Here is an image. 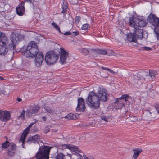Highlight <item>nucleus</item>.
<instances>
[{
  "label": "nucleus",
  "instance_id": "obj_25",
  "mask_svg": "<svg viewBox=\"0 0 159 159\" xmlns=\"http://www.w3.org/2000/svg\"><path fill=\"white\" fill-rule=\"evenodd\" d=\"M62 13L65 14V15L66 14L67 9L68 8L67 3L66 2H63V3L62 4Z\"/></svg>",
  "mask_w": 159,
  "mask_h": 159
},
{
  "label": "nucleus",
  "instance_id": "obj_49",
  "mask_svg": "<svg viewBox=\"0 0 159 159\" xmlns=\"http://www.w3.org/2000/svg\"><path fill=\"white\" fill-rule=\"evenodd\" d=\"M101 68L103 70H109V68H107V67H104L103 66H102L101 67Z\"/></svg>",
  "mask_w": 159,
  "mask_h": 159
},
{
  "label": "nucleus",
  "instance_id": "obj_1",
  "mask_svg": "<svg viewBox=\"0 0 159 159\" xmlns=\"http://www.w3.org/2000/svg\"><path fill=\"white\" fill-rule=\"evenodd\" d=\"M107 97V93L103 90H100L98 92V94L93 91H90L89 93L86 102L90 107L96 109L100 107V101L105 102Z\"/></svg>",
  "mask_w": 159,
  "mask_h": 159
},
{
  "label": "nucleus",
  "instance_id": "obj_36",
  "mask_svg": "<svg viewBox=\"0 0 159 159\" xmlns=\"http://www.w3.org/2000/svg\"><path fill=\"white\" fill-rule=\"evenodd\" d=\"M26 137L23 135H22L19 140V141H21L22 143L23 148H24L23 145L25 143V140Z\"/></svg>",
  "mask_w": 159,
  "mask_h": 159
},
{
  "label": "nucleus",
  "instance_id": "obj_52",
  "mask_svg": "<svg viewBox=\"0 0 159 159\" xmlns=\"http://www.w3.org/2000/svg\"><path fill=\"white\" fill-rule=\"evenodd\" d=\"M108 71L111 73H113L114 72V71H113V70H111V69H109Z\"/></svg>",
  "mask_w": 159,
  "mask_h": 159
},
{
  "label": "nucleus",
  "instance_id": "obj_33",
  "mask_svg": "<svg viewBox=\"0 0 159 159\" xmlns=\"http://www.w3.org/2000/svg\"><path fill=\"white\" fill-rule=\"evenodd\" d=\"M154 31L157 36V39L159 40V27L158 26L154 27Z\"/></svg>",
  "mask_w": 159,
  "mask_h": 159
},
{
  "label": "nucleus",
  "instance_id": "obj_54",
  "mask_svg": "<svg viewBox=\"0 0 159 159\" xmlns=\"http://www.w3.org/2000/svg\"><path fill=\"white\" fill-rule=\"evenodd\" d=\"M77 159H82V158L80 157V158H78Z\"/></svg>",
  "mask_w": 159,
  "mask_h": 159
},
{
  "label": "nucleus",
  "instance_id": "obj_22",
  "mask_svg": "<svg viewBox=\"0 0 159 159\" xmlns=\"http://www.w3.org/2000/svg\"><path fill=\"white\" fill-rule=\"evenodd\" d=\"M153 80L154 79L152 77H151L149 75H146L145 78L141 77L140 79V80H142L143 82H151L153 81Z\"/></svg>",
  "mask_w": 159,
  "mask_h": 159
},
{
  "label": "nucleus",
  "instance_id": "obj_27",
  "mask_svg": "<svg viewBox=\"0 0 159 159\" xmlns=\"http://www.w3.org/2000/svg\"><path fill=\"white\" fill-rule=\"evenodd\" d=\"M44 109L46 110L49 113L52 114L53 112V109L50 107L47 106L46 104H45L44 105Z\"/></svg>",
  "mask_w": 159,
  "mask_h": 159
},
{
  "label": "nucleus",
  "instance_id": "obj_4",
  "mask_svg": "<svg viewBox=\"0 0 159 159\" xmlns=\"http://www.w3.org/2000/svg\"><path fill=\"white\" fill-rule=\"evenodd\" d=\"M8 39L4 34L0 32V54L5 55L8 51Z\"/></svg>",
  "mask_w": 159,
  "mask_h": 159
},
{
  "label": "nucleus",
  "instance_id": "obj_17",
  "mask_svg": "<svg viewBox=\"0 0 159 159\" xmlns=\"http://www.w3.org/2000/svg\"><path fill=\"white\" fill-rule=\"evenodd\" d=\"M39 109V107L38 106L36 105L30 106L29 109L27 111V115L30 117L32 114L37 113Z\"/></svg>",
  "mask_w": 159,
  "mask_h": 159
},
{
  "label": "nucleus",
  "instance_id": "obj_11",
  "mask_svg": "<svg viewBox=\"0 0 159 159\" xmlns=\"http://www.w3.org/2000/svg\"><path fill=\"white\" fill-rule=\"evenodd\" d=\"M153 108L152 107H150L147 110L144 111L143 114V117L144 120H149L151 118H155L156 117V115L154 114L153 112L152 111Z\"/></svg>",
  "mask_w": 159,
  "mask_h": 159
},
{
  "label": "nucleus",
  "instance_id": "obj_16",
  "mask_svg": "<svg viewBox=\"0 0 159 159\" xmlns=\"http://www.w3.org/2000/svg\"><path fill=\"white\" fill-rule=\"evenodd\" d=\"M78 105L76 109L77 111L83 112L85 108V105L84 100L82 98H80L78 99Z\"/></svg>",
  "mask_w": 159,
  "mask_h": 159
},
{
  "label": "nucleus",
  "instance_id": "obj_24",
  "mask_svg": "<svg viewBox=\"0 0 159 159\" xmlns=\"http://www.w3.org/2000/svg\"><path fill=\"white\" fill-rule=\"evenodd\" d=\"M155 108L156 111L154 112V114H155L156 116L157 114H159V104L157 103L156 102L154 103L152 106Z\"/></svg>",
  "mask_w": 159,
  "mask_h": 159
},
{
  "label": "nucleus",
  "instance_id": "obj_14",
  "mask_svg": "<svg viewBox=\"0 0 159 159\" xmlns=\"http://www.w3.org/2000/svg\"><path fill=\"white\" fill-rule=\"evenodd\" d=\"M10 114L9 111L0 110V120L3 122H7L10 119Z\"/></svg>",
  "mask_w": 159,
  "mask_h": 159
},
{
  "label": "nucleus",
  "instance_id": "obj_44",
  "mask_svg": "<svg viewBox=\"0 0 159 159\" xmlns=\"http://www.w3.org/2000/svg\"><path fill=\"white\" fill-rule=\"evenodd\" d=\"M50 129L49 128H48V127H45L44 129V132L47 134L48 132L50 131Z\"/></svg>",
  "mask_w": 159,
  "mask_h": 159
},
{
  "label": "nucleus",
  "instance_id": "obj_26",
  "mask_svg": "<svg viewBox=\"0 0 159 159\" xmlns=\"http://www.w3.org/2000/svg\"><path fill=\"white\" fill-rule=\"evenodd\" d=\"M25 111L23 109L22 111H20V113L18 114V119L20 120H23L25 119Z\"/></svg>",
  "mask_w": 159,
  "mask_h": 159
},
{
  "label": "nucleus",
  "instance_id": "obj_15",
  "mask_svg": "<svg viewBox=\"0 0 159 159\" xmlns=\"http://www.w3.org/2000/svg\"><path fill=\"white\" fill-rule=\"evenodd\" d=\"M35 56L34 60L35 64L37 67H40L44 60L43 54L41 52H39Z\"/></svg>",
  "mask_w": 159,
  "mask_h": 159
},
{
  "label": "nucleus",
  "instance_id": "obj_9",
  "mask_svg": "<svg viewBox=\"0 0 159 159\" xmlns=\"http://www.w3.org/2000/svg\"><path fill=\"white\" fill-rule=\"evenodd\" d=\"M21 39V35L17 33H13L11 36V43L8 45L10 49L14 50L15 48V45L17 41Z\"/></svg>",
  "mask_w": 159,
  "mask_h": 159
},
{
  "label": "nucleus",
  "instance_id": "obj_48",
  "mask_svg": "<svg viewBox=\"0 0 159 159\" xmlns=\"http://www.w3.org/2000/svg\"><path fill=\"white\" fill-rule=\"evenodd\" d=\"M34 124V123H32L30 124V125H29L27 127V128H28L30 130V128L32 126V125Z\"/></svg>",
  "mask_w": 159,
  "mask_h": 159
},
{
  "label": "nucleus",
  "instance_id": "obj_8",
  "mask_svg": "<svg viewBox=\"0 0 159 159\" xmlns=\"http://www.w3.org/2000/svg\"><path fill=\"white\" fill-rule=\"evenodd\" d=\"M35 0H25L24 1L21 2L16 8L17 14L20 16H22L25 13V2H27L30 4H31L33 5H34V3Z\"/></svg>",
  "mask_w": 159,
  "mask_h": 159
},
{
  "label": "nucleus",
  "instance_id": "obj_34",
  "mask_svg": "<svg viewBox=\"0 0 159 159\" xmlns=\"http://www.w3.org/2000/svg\"><path fill=\"white\" fill-rule=\"evenodd\" d=\"M52 25L60 33H61L59 27L58 26L57 23L55 22H53L52 23Z\"/></svg>",
  "mask_w": 159,
  "mask_h": 159
},
{
  "label": "nucleus",
  "instance_id": "obj_3",
  "mask_svg": "<svg viewBox=\"0 0 159 159\" xmlns=\"http://www.w3.org/2000/svg\"><path fill=\"white\" fill-rule=\"evenodd\" d=\"M129 23L130 26L136 30L142 29L143 31V29L141 28L145 27L147 24V22L144 19H141L132 16L129 18Z\"/></svg>",
  "mask_w": 159,
  "mask_h": 159
},
{
  "label": "nucleus",
  "instance_id": "obj_31",
  "mask_svg": "<svg viewBox=\"0 0 159 159\" xmlns=\"http://www.w3.org/2000/svg\"><path fill=\"white\" fill-rule=\"evenodd\" d=\"M9 147L7 150L15 151L16 147V144L14 143H12L9 146Z\"/></svg>",
  "mask_w": 159,
  "mask_h": 159
},
{
  "label": "nucleus",
  "instance_id": "obj_41",
  "mask_svg": "<svg viewBox=\"0 0 159 159\" xmlns=\"http://www.w3.org/2000/svg\"><path fill=\"white\" fill-rule=\"evenodd\" d=\"M141 49L142 50L146 51H149L151 50L152 49L151 48L146 46L142 47Z\"/></svg>",
  "mask_w": 159,
  "mask_h": 159
},
{
  "label": "nucleus",
  "instance_id": "obj_19",
  "mask_svg": "<svg viewBox=\"0 0 159 159\" xmlns=\"http://www.w3.org/2000/svg\"><path fill=\"white\" fill-rule=\"evenodd\" d=\"M79 116V114L77 113H70L66 116L64 118L68 120H75L78 118Z\"/></svg>",
  "mask_w": 159,
  "mask_h": 159
},
{
  "label": "nucleus",
  "instance_id": "obj_2",
  "mask_svg": "<svg viewBox=\"0 0 159 159\" xmlns=\"http://www.w3.org/2000/svg\"><path fill=\"white\" fill-rule=\"evenodd\" d=\"M39 52L37 43L31 41L29 43L26 49L23 52V53L27 57H34Z\"/></svg>",
  "mask_w": 159,
  "mask_h": 159
},
{
  "label": "nucleus",
  "instance_id": "obj_30",
  "mask_svg": "<svg viewBox=\"0 0 159 159\" xmlns=\"http://www.w3.org/2000/svg\"><path fill=\"white\" fill-rule=\"evenodd\" d=\"M70 144H62L60 146V148H58V150L61 149L63 150L64 149H69Z\"/></svg>",
  "mask_w": 159,
  "mask_h": 159
},
{
  "label": "nucleus",
  "instance_id": "obj_38",
  "mask_svg": "<svg viewBox=\"0 0 159 159\" xmlns=\"http://www.w3.org/2000/svg\"><path fill=\"white\" fill-rule=\"evenodd\" d=\"M15 151L7 150V154L9 156L12 157L15 155Z\"/></svg>",
  "mask_w": 159,
  "mask_h": 159
},
{
  "label": "nucleus",
  "instance_id": "obj_45",
  "mask_svg": "<svg viewBox=\"0 0 159 159\" xmlns=\"http://www.w3.org/2000/svg\"><path fill=\"white\" fill-rule=\"evenodd\" d=\"M101 119L105 121H107V118L106 116H102L101 117Z\"/></svg>",
  "mask_w": 159,
  "mask_h": 159
},
{
  "label": "nucleus",
  "instance_id": "obj_32",
  "mask_svg": "<svg viewBox=\"0 0 159 159\" xmlns=\"http://www.w3.org/2000/svg\"><path fill=\"white\" fill-rule=\"evenodd\" d=\"M10 144V143L9 142L8 140H7L2 143V146L3 148L6 149L9 146Z\"/></svg>",
  "mask_w": 159,
  "mask_h": 159
},
{
  "label": "nucleus",
  "instance_id": "obj_21",
  "mask_svg": "<svg viewBox=\"0 0 159 159\" xmlns=\"http://www.w3.org/2000/svg\"><path fill=\"white\" fill-rule=\"evenodd\" d=\"M69 150H70L72 152H75L77 154H78V155L81 157L82 158V156L79 154L81 152V151L79 150V148L78 147L72 146L70 145Z\"/></svg>",
  "mask_w": 159,
  "mask_h": 159
},
{
  "label": "nucleus",
  "instance_id": "obj_5",
  "mask_svg": "<svg viewBox=\"0 0 159 159\" xmlns=\"http://www.w3.org/2000/svg\"><path fill=\"white\" fill-rule=\"evenodd\" d=\"M52 147L46 146H40L37 152L35 157L36 159H49V154Z\"/></svg>",
  "mask_w": 159,
  "mask_h": 159
},
{
  "label": "nucleus",
  "instance_id": "obj_42",
  "mask_svg": "<svg viewBox=\"0 0 159 159\" xmlns=\"http://www.w3.org/2000/svg\"><path fill=\"white\" fill-rule=\"evenodd\" d=\"M130 120L133 122H136L138 121V119L135 116H132L130 117Z\"/></svg>",
  "mask_w": 159,
  "mask_h": 159
},
{
  "label": "nucleus",
  "instance_id": "obj_37",
  "mask_svg": "<svg viewBox=\"0 0 159 159\" xmlns=\"http://www.w3.org/2000/svg\"><path fill=\"white\" fill-rule=\"evenodd\" d=\"M64 155L62 153H58L55 157L56 159H63Z\"/></svg>",
  "mask_w": 159,
  "mask_h": 159
},
{
  "label": "nucleus",
  "instance_id": "obj_6",
  "mask_svg": "<svg viewBox=\"0 0 159 159\" xmlns=\"http://www.w3.org/2000/svg\"><path fill=\"white\" fill-rule=\"evenodd\" d=\"M143 30L142 29L136 30L134 29L133 33H130L127 36V39L129 42H137V39H141L143 37Z\"/></svg>",
  "mask_w": 159,
  "mask_h": 159
},
{
  "label": "nucleus",
  "instance_id": "obj_43",
  "mask_svg": "<svg viewBox=\"0 0 159 159\" xmlns=\"http://www.w3.org/2000/svg\"><path fill=\"white\" fill-rule=\"evenodd\" d=\"M83 157H84V159H94L93 157H88L85 155L84 154L83 155Z\"/></svg>",
  "mask_w": 159,
  "mask_h": 159
},
{
  "label": "nucleus",
  "instance_id": "obj_12",
  "mask_svg": "<svg viewBox=\"0 0 159 159\" xmlns=\"http://www.w3.org/2000/svg\"><path fill=\"white\" fill-rule=\"evenodd\" d=\"M60 61L62 64H64L66 62V60L69 57V52L62 47L60 48Z\"/></svg>",
  "mask_w": 159,
  "mask_h": 159
},
{
  "label": "nucleus",
  "instance_id": "obj_50",
  "mask_svg": "<svg viewBox=\"0 0 159 159\" xmlns=\"http://www.w3.org/2000/svg\"><path fill=\"white\" fill-rule=\"evenodd\" d=\"M42 119L43 121H46L47 119L46 117V116L43 117Z\"/></svg>",
  "mask_w": 159,
  "mask_h": 159
},
{
  "label": "nucleus",
  "instance_id": "obj_13",
  "mask_svg": "<svg viewBox=\"0 0 159 159\" xmlns=\"http://www.w3.org/2000/svg\"><path fill=\"white\" fill-rule=\"evenodd\" d=\"M129 97V96L128 94H123L122 95L121 97L116 99L115 103H117L120 105V106L118 107L117 109H121L125 106V104L122 101V100H123L124 99L125 101L127 102Z\"/></svg>",
  "mask_w": 159,
  "mask_h": 159
},
{
  "label": "nucleus",
  "instance_id": "obj_20",
  "mask_svg": "<svg viewBox=\"0 0 159 159\" xmlns=\"http://www.w3.org/2000/svg\"><path fill=\"white\" fill-rule=\"evenodd\" d=\"M134 151V154L132 158L134 159H136L139 154L142 151V150L140 148H135L133 150Z\"/></svg>",
  "mask_w": 159,
  "mask_h": 159
},
{
  "label": "nucleus",
  "instance_id": "obj_55",
  "mask_svg": "<svg viewBox=\"0 0 159 159\" xmlns=\"http://www.w3.org/2000/svg\"><path fill=\"white\" fill-rule=\"evenodd\" d=\"M72 4H75V3H72Z\"/></svg>",
  "mask_w": 159,
  "mask_h": 159
},
{
  "label": "nucleus",
  "instance_id": "obj_53",
  "mask_svg": "<svg viewBox=\"0 0 159 159\" xmlns=\"http://www.w3.org/2000/svg\"><path fill=\"white\" fill-rule=\"evenodd\" d=\"M0 79L1 80H4V78L3 77L0 76Z\"/></svg>",
  "mask_w": 159,
  "mask_h": 159
},
{
  "label": "nucleus",
  "instance_id": "obj_47",
  "mask_svg": "<svg viewBox=\"0 0 159 159\" xmlns=\"http://www.w3.org/2000/svg\"><path fill=\"white\" fill-rule=\"evenodd\" d=\"M64 34V35H70L71 34V33L70 32L68 31V32H65Z\"/></svg>",
  "mask_w": 159,
  "mask_h": 159
},
{
  "label": "nucleus",
  "instance_id": "obj_29",
  "mask_svg": "<svg viewBox=\"0 0 159 159\" xmlns=\"http://www.w3.org/2000/svg\"><path fill=\"white\" fill-rule=\"evenodd\" d=\"M79 51L82 53L84 55H87L89 53V51L87 48H81L79 49Z\"/></svg>",
  "mask_w": 159,
  "mask_h": 159
},
{
  "label": "nucleus",
  "instance_id": "obj_35",
  "mask_svg": "<svg viewBox=\"0 0 159 159\" xmlns=\"http://www.w3.org/2000/svg\"><path fill=\"white\" fill-rule=\"evenodd\" d=\"M89 28V25L88 23H85L81 27V29L83 30H86Z\"/></svg>",
  "mask_w": 159,
  "mask_h": 159
},
{
  "label": "nucleus",
  "instance_id": "obj_39",
  "mask_svg": "<svg viewBox=\"0 0 159 159\" xmlns=\"http://www.w3.org/2000/svg\"><path fill=\"white\" fill-rule=\"evenodd\" d=\"M81 18L80 16H76L75 19V23L76 24H78L80 22V20Z\"/></svg>",
  "mask_w": 159,
  "mask_h": 159
},
{
  "label": "nucleus",
  "instance_id": "obj_18",
  "mask_svg": "<svg viewBox=\"0 0 159 159\" xmlns=\"http://www.w3.org/2000/svg\"><path fill=\"white\" fill-rule=\"evenodd\" d=\"M40 138V136H39L38 134H36L32 137H30L26 142L29 144L32 143H39L38 140Z\"/></svg>",
  "mask_w": 159,
  "mask_h": 159
},
{
  "label": "nucleus",
  "instance_id": "obj_7",
  "mask_svg": "<svg viewBox=\"0 0 159 159\" xmlns=\"http://www.w3.org/2000/svg\"><path fill=\"white\" fill-rule=\"evenodd\" d=\"M58 59V55L53 51H51L46 53L44 60L47 64L50 65L56 63Z\"/></svg>",
  "mask_w": 159,
  "mask_h": 159
},
{
  "label": "nucleus",
  "instance_id": "obj_28",
  "mask_svg": "<svg viewBox=\"0 0 159 159\" xmlns=\"http://www.w3.org/2000/svg\"><path fill=\"white\" fill-rule=\"evenodd\" d=\"M157 75V72L155 70H149V75L152 77L154 79L156 78Z\"/></svg>",
  "mask_w": 159,
  "mask_h": 159
},
{
  "label": "nucleus",
  "instance_id": "obj_51",
  "mask_svg": "<svg viewBox=\"0 0 159 159\" xmlns=\"http://www.w3.org/2000/svg\"><path fill=\"white\" fill-rule=\"evenodd\" d=\"M17 100L18 102H20L22 101V99L21 98L18 97L17 98Z\"/></svg>",
  "mask_w": 159,
  "mask_h": 159
},
{
  "label": "nucleus",
  "instance_id": "obj_23",
  "mask_svg": "<svg viewBox=\"0 0 159 159\" xmlns=\"http://www.w3.org/2000/svg\"><path fill=\"white\" fill-rule=\"evenodd\" d=\"M93 51L95 53L100 54L106 55L107 53V51L102 49H93Z\"/></svg>",
  "mask_w": 159,
  "mask_h": 159
},
{
  "label": "nucleus",
  "instance_id": "obj_46",
  "mask_svg": "<svg viewBox=\"0 0 159 159\" xmlns=\"http://www.w3.org/2000/svg\"><path fill=\"white\" fill-rule=\"evenodd\" d=\"M73 35L74 36H76L79 34V32L78 31H74L73 32Z\"/></svg>",
  "mask_w": 159,
  "mask_h": 159
},
{
  "label": "nucleus",
  "instance_id": "obj_40",
  "mask_svg": "<svg viewBox=\"0 0 159 159\" xmlns=\"http://www.w3.org/2000/svg\"><path fill=\"white\" fill-rule=\"evenodd\" d=\"M30 129L28 128H26L23 131L22 135L27 136V134L29 133Z\"/></svg>",
  "mask_w": 159,
  "mask_h": 159
},
{
  "label": "nucleus",
  "instance_id": "obj_10",
  "mask_svg": "<svg viewBox=\"0 0 159 159\" xmlns=\"http://www.w3.org/2000/svg\"><path fill=\"white\" fill-rule=\"evenodd\" d=\"M148 22L152 26L156 27L159 25V18L154 14L151 13L147 18Z\"/></svg>",
  "mask_w": 159,
  "mask_h": 159
}]
</instances>
